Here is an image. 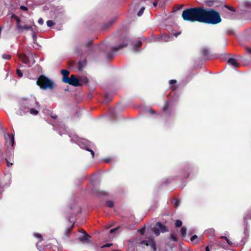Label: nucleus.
<instances>
[{"label":"nucleus","instance_id":"f257e3e1","mask_svg":"<svg viewBox=\"0 0 251 251\" xmlns=\"http://www.w3.org/2000/svg\"><path fill=\"white\" fill-rule=\"evenodd\" d=\"M222 21L219 13L213 9H206L203 23L217 25Z\"/></svg>","mask_w":251,"mask_h":251},{"label":"nucleus","instance_id":"f03ea898","mask_svg":"<svg viewBox=\"0 0 251 251\" xmlns=\"http://www.w3.org/2000/svg\"><path fill=\"white\" fill-rule=\"evenodd\" d=\"M37 104L35 97L31 96L29 98H23L20 101V110L23 113H26L31 107H35Z\"/></svg>","mask_w":251,"mask_h":251},{"label":"nucleus","instance_id":"7ed1b4c3","mask_svg":"<svg viewBox=\"0 0 251 251\" xmlns=\"http://www.w3.org/2000/svg\"><path fill=\"white\" fill-rule=\"evenodd\" d=\"M36 84L42 90H53L55 86L54 82L43 75L39 76Z\"/></svg>","mask_w":251,"mask_h":251},{"label":"nucleus","instance_id":"20e7f679","mask_svg":"<svg viewBox=\"0 0 251 251\" xmlns=\"http://www.w3.org/2000/svg\"><path fill=\"white\" fill-rule=\"evenodd\" d=\"M128 44V41L126 36L124 34L121 35L119 37L118 47H113L111 48V51L106 54V58L108 59H112L114 56V53L119 50L126 47Z\"/></svg>","mask_w":251,"mask_h":251},{"label":"nucleus","instance_id":"39448f33","mask_svg":"<svg viewBox=\"0 0 251 251\" xmlns=\"http://www.w3.org/2000/svg\"><path fill=\"white\" fill-rule=\"evenodd\" d=\"M184 21L191 22H195L194 7L190 8L184 10L181 15Z\"/></svg>","mask_w":251,"mask_h":251},{"label":"nucleus","instance_id":"423d86ee","mask_svg":"<svg viewBox=\"0 0 251 251\" xmlns=\"http://www.w3.org/2000/svg\"><path fill=\"white\" fill-rule=\"evenodd\" d=\"M205 10L202 6L194 7L195 22L203 23Z\"/></svg>","mask_w":251,"mask_h":251},{"label":"nucleus","instance_id":"0eeeda50","mask_svg":"<svg viewBox=\"0 0 251 251\" xmlns=\"http://www.w3.org/2000/svg\"><path fill=\"white\" fill-rule=\"evenodd\" d=\"M168 231L167 227L160 222H157L153 229V231L156 236L159 235L160 232H165Z\"/></svg>","mask_w":251,"mask_h":251},{"label":"nucleus","instance_id":"6e6552de","mask_svg":"<svg viewBox=\"0 0 251 251\" xmlns=\"http://www.w3.org/2000/svg\"><path fill=\"white\" fill-rule=\"evenodd\" d=\"M67 217L69 220V221L70 223H73V224H72L71 226L70 227L67 228L65 229V231L64 233V237H63V238L64 239H67L69 238L70 235L74 227V224H75V221H72L71 220V216H67Z\"/></svg>","mask_w":251,"mask_h":251},{"label":"nucleus","instance_id":"1a4fd4ad","mask_svg":"<svg viewBox=\"0 0 251 251\" xmlns=\"http://www.w3.org/2000/svg\"><path fill=\"white\" fill-rule=\"evenodd\" d=\"M66 83H68L70 85L76 87L81 86V84L80 83L79 79L77 78L75 75H72L66 81Z\"/></svg>","mask_w":251,"mask_h":251},{"label":"nucleus","instance_id":"9d476101","mask_svg":"<svg viewBox=\"0 0 251 251\" xmlns=\"http://www.w3.org/2000/svg\"><path fill=\"white\" fill-rule=\"evenodd\" d=\"M79 231L82 232L84 234L79 237V241L82 243H89L91 237L83 229L79 230Z\"/></svg>","mask_w":251,"mask_h":251},{"label":"nucleus","instance_id":"9b49d317","mask_svg":"<svg viewBox=\"0 0 251 251\" xmlns=\"http://www.w3.org/2000/svg\"><path fill=\"white\" fill-rule=\"evenodd\" d=\"M227 63L234 68H239L240 66V64L237 62L236 59L233 58H229Z\"/></svg>","mask_w":251,"mask_h":251},{"label":"nucleus","instance_id":"f8f14e48","mask_svg":"<svg viewBox=\"0 0 251 251\" xmlns=\"http://www.w3.org/2000/svg\"><path fill=\"white\" fill-rule=\"evenodd\" d=\"M5 142L7 144H9L11 146H13L14 144V136L10 134H8L7 136L5 137Z\"/></svg>","mask_w":251,"mask_h":251},{"label":"nucleus","instance_id":"ddd939ff","mask_svg":"<svg viewBox=\"0 0 251 251\" xmlns=\"http://www.w3.org/2000/svg\"><path fill=\"white\" fill-rule=\"evenodd\" d=\"M61 73L63 75L62 81L65 83L66 81L69 78L68 75L70 74V72L67 70H62L61 71Z\"/></svg>","mask_w":251,"mask_h":251},{"label":"nucleus","instance_id":"4468645a","mask_svg":"<svg viewBox=\"0 0 251 251\" xmlns=\"http://www.w3.org/2000/svg\"><path fill=\"white\" fill-rule=\"evenodd\" d=\"M12 19H15L16 21V27L18 29L19 28H22V25H20L21 20L20 18L17 16L15 14H13L11 16Z\"/></svg>","mask_w":251,"mask_h":251},{"label":"nucleus","instance_id":"2eb2a0df","mask_svg":"<svg viewBox=\"0 0 251 251\" xmlns=\"http://www.w3.org/2000/svg\"><path fill=\"white\" fill-rule=\"evenodd\" d=\"M19 57L23 63L27 64L29 62L28 57L25 54H19Z\"/></svg>","mask_w":251,"mask_h":251},{"label":"nucleus","instance_id":"dca6fc26","mask_svg":"<svg viewBox=\"0 0 251 251\" xmlns=\"http://www.w3.org/2000/svg\"><path fill=\"white\" fill-rule=\"evenodd\" d=\"M149 244H150L149 246H151L152 251H156L157 248L156 247V243L154 240L153 238H150V242H149Z\"/></svg>","mask_w":251,"mask_h":251},{"label":"nucleus","instance_id":"f3484780","mask_svg":"<svg viewBox=\"0 0 251 251\" xmlns=\"http://www.w3.org/2000/svg\"><path fill=\"white\" fill-rule=\"evenodd\" d=\"M171 102L170 101H166L163 107V111L166 112L171 106Z\"/></svg>","mask_w":251,"mask_h":251},{"label":"nucleus","instance_id":"a211bd4d","mask_svg":"<svg viewBox=\"0 0 251 251\" xmlns=\"http://www.w3.org/2000/svg\"><path fill=\"white\" fill-rule=\"evenodd\" d=\"M142 42L141 41H138L136 43H134L133 44V50L137 52L138 50H136L137 48L141 47Z\"/></svg>","mask_w":251,"mask_h":251},{"label":"nucleus","instance_id":"6ab92c4d","mask_svg":"<svg viewBox=\"0 0 251 251\" xmlns=\"http://www.w3.org/2000/svg\"><path fill=\"white\" fill-rule=\"evenodd\" d=\"M86 61L85 59L82 61H80L78 64V69L79 71H81L84 66L86 65Z\"/></svg>","mask_w":251,"mask_h":251},{"label":"nucleus","instance_id":"aec40b11","mask_svg":"<svg viewBox=\"0 0 251 251\" xmlns=\"http://www.w3.org/2000/svg\"><path fill=\"white\" fill-rule=\"evenodd\" d=\"M20 31H22L23 30H30L31 31H33L32 26L28 25H25L24 26H22V28H19L18 29Z\"/></svg>","mask_w":251,"mask_h":251},{"label":"nucleus","instance_id":"412c9836","mask_svg":"<svg viewBox=\"0 0 251 251\" xmlns=\"http://www.w3.org/2000/svg\"><path fill=\"white\" fill-rule=\"evenodd\" d=\"M114 20H112L110 22H107V23H105L102 27V29H107L109 26H110L114 22Z\"/></svg>","mask_w":251,"mask_h":251},{"label":"nucleus","instance_id":"4be33fe9","mask_svg":"<svg viewBox=\"0 0 251 251\" xmlns=\"http://www.w3.org/2000/svg\"><path fill=\"white\" fill-rule=\"evenodd\" d=\"M214 0H206L205 1V4L206 6L209 7H213L214 5Z\"/></svg>","mask_w":251,"mask_h":251},{"label":"nucleus","instance_id":"5701e85b","mask_svg":"<svg viewBox=\"0 0 251 251\" xmlns=\"http://www.w3.org/2000/svg\"><path fill=\"white\" fill-rule=\"evenodd\" d=\"M244 234L246 238H248L249 236V226L248 223H246V227L244 228Z\"/></svg>","mask_w":251,"mask_h":251},{"label":"nucleus","instance_id":"b1692460","mask_svg":"<svg viewBox=\"0 0 251 251\" xmlns=\"http://www.w3.org/2000/svg\"><path fill=\"white\" fill-rule=\"evenodd\" d=\"M34 107H31L29 111L31 114L37 115L38 114V111L33 108Z\"/></svg>","mask_w":251,"mask_h":251},{"label":"nucleus","instance_id":"393cba45","mask_svg":"<svg viewBox=\"0 0 251 251\" xmlns=\"http://www.w3.org/2000/svg\"><path fill=\"white\" fill-rule=\"evenodd\" d=\"M202 54L204 57H207L209 54V50L206 49H203L201 50Z\"/></svg>","mask_w":251,"mask_h":251},{"label":"nucleus","instance_id":"a878e982","mask_svg":"<svg viewBox=\"0 0 251 251\" xmlns=\"http://www.w3.org/2000/svg\"><path fill=\"white\" fill-rule=\"evenodd\" d=\"M180 233L182 236H185L186 234L187 229L185 227H182L180 229Z\"/></svg>","mask_w":251,"mask_h":251},{"label":"nucleus","instance_id":"bb28decb","mask_svg":"<svg viewBox=\"0 0 251 251\" xmlns=\"http://www.w3.org/2000/svg\"><path fill=\"white\" fill-rule=\"evenodd\" d=\"M214 5H213V7L217 8L220 7L222 5V3L221 1L218 0H214Z\"/></svg>","mask_w":251,"mask_h":251},{"label":"nucleus","instance_id":"cd10ccee","mask_svg":"<svg viewBox=\"0 0 251 251\" xmlns=\"http://www.w3.org/2000/svg\"><path fill=\"white\" fill-rule=\"evenodd\" d=\"M106 205L108 207L112 208L114 206V202L111 201H107L106 202Z\"/></svg>","mask_w":251,"mask_h":251},{"label":"nucleus","instance_id":"c85d7f7f","mask_svg":"<svg viewBox=\"0 0 251 251\" xmlns=\"http://www.w3.org/2000/svg\"><path fill=\"white\" fill-rule=\"evenodd\" d=\"M149 242H150V238H149L148 240H143L142 241L140 244L141 245H144L146 246H148L150 245Z\"/></svg>","mask_w":251,"mask_h":251},{"label":"nucleus","instance_id":"c756f323","mask_svg":"<svg viewBox=\"0 0 251 251\" xmlns=\"http://www.w3.org/2000/svg\"><path fill=\"white\" fill-rule=\"evenodd\" d=\"M175 225L176 227H179L182 226V222L180 220H177L176 222Z\"/></svg>","mask_w":251,"mask_h":251},{"label":"nucleus","instance_id":"7c9ffc66","mask_svg":"<svg viewBox=\"0 0 251 251\" xmlns=\"http://www.w3.org/2000/svg\"><path fill=\"white\" fill-rule=\"evenodd\" d=\"M2 58L6 60H9L11 58V55L8 54H3L2 55Z\"/></svg>","mask_w":251,"mask_h":251},{"label":"nucleus","instance_id":"2f4dec72","mask_svg":"<svg viewBox=\"0 0 251 251\" xmlns=\"http://www.w3.org/2000/svg\"><path fill=\"white\" fill-rule=\"evenodd\" d=\"M145 9V8L144 7H141V9H140V10L139 11V12L137 13V15L138 16H141L144 13Z\"/></svg>","mask_w":251,"mask_h":251},{"label":"nucleus","instance_id":"473e14b6","mask_svg":"<svg viewBox=\"0 0 251 251\" xmlns=\"http://www.w3.org/2000/svg\"><path fill=\"white\" fill-rule=\"evenodd\" d=\"M34 235L35 237L39 239L40 241H42L43 240L41 234L36 233H35Z\"/></svg>","mask_w":251,"mask_h":251},{"label":"nucleus","instance_id":"72a5a7b5","mask_svg":"<svg viewBox=\"0 0 251 251\" xmlns=\"http://www.w3.org/2000/svg\"><path fill=\"white\" fill-rule=\"evenodd\" d=\"M170 239L175 242H177L178 241L177 237L173 234H171L170 235Z\"/></svg>","mask_w":251,"mask_h":251},{"label":"nucleus","instance_id":"f704fd0d","mask_svg":"<svg viewBox=\"0 0 251 251\" xmlns=\"http://www.w3.org/2000/svg\"><path fill=\"white\" fill-rule=\"evenodd\" d=\"M47 25L49 27H51L54 25V23L51 20H48L47 22Z\"/></svg>","mask_w":251,"mask_h":251},{"label":"nucleus","instance_id":"c9c22d12","mask_svg":"<svg viewBox=\"0 0 251 251\" xmlns=\"http://www.w3.org/2000/svg\"><path fill=\"white\" fill-rule=\"evenodd\" d=\"M16 73H17V75L19 77H22L23 73H22V71L20 69H17V71H16Z\"/></svg>","mask_w":251,"mask_h":251},{"label":"nucleus","instance_id":"e433bc0d","mask_svg":"<svg viewBox=\"0 0 251 251\" xmlns=\"http://www.w3.org/2000/svg\"><path fill=\"white\" fill-rule=\"evenodd\" d=\"M139 232L141 234V235H144L145 233V227H143L142 228H141L140 229H139Z\"/></svg>","mask_w":251,"mask_h":251},{"label":"nucleus","instance_id":"4c0bfd02","mask_svg":"<svg viewBox=\"0 0 251 251\" xmlns=\"http://www.w3.org/2000/svg\"><path fill=\"white\" fill-rule=\"evenodd\" d=\"M176 81L175 79H171L169 81V84L170 85H173L174 84H176Z\"/></svg>","mask_w":251,"mask_h":251},{"label":"nucleus","instance_id":"58836bf2","mask_svg":"<svg viewBox=\"0 0 251 251\" xmlns=\"http://www.w3.org/2000/svg\"><path fill=\"white\" fill-rule=\"evenodd\" d=\"M225 7L228 9L229 10L232 11H235V9L232 7V6H228L227 5H225Z\"/></svg>","mask_w":251,"mask_h":251},{"label":"nucleus","instance_id":"ea45409f","mask_svg":"<svg viewBox=\"0 0 251 251\" xmlns=\"http://www.w3.org/2000/svg\"><path fill=\"white\" fill-rule=\"evenodd\" d=\"M20 9L24 10V11H27L28 10L27 7L24 5H21L20 6Z\"/></svg>","mask_w":251,"mask_h":251},{"label":"nucleus","instance_id":"a19ab883","mask_svg":"<svg viewBox=\"0 0 251 251\" xmlns=\"http://www.w3.org/2000/svg\"><path fill=\"white\" fill-rule=\"evenodd\" d=\"M5 160L6 161L7 166L8 167H11L13 163H10V162H9L6 158L5 159Z\"/></svg>","mask_w":251,"mask_h":251},{"label":"nucleus","instance_id":"79ce46f5","mask_svg":"<svg viewBox=\"0 0 251 251\" xmlns=\"http://www.w3.org/2000/svg\"><path fill=\"white\" fill-rule=\"evenodd\" d=\"M179 204H180V201H179V200H178V199L176 200V202H175V206H176V207H177V206H178V205H179Z\"/></svg>","mask_w":251,"mask_h":251},{"label":"nucleus","instance_id":"37998d69","mask_svg":"<svg viewBox=\"0 0 251 251\" xmlns=\"http://www.w3.org/2000/svg\"><path fill=\"white\" fill-rule=\"evenodd\" d=\"M183 6H184L183 4H180V5H177V7H176V10H179L182 9L183 7Z\"/></svg>","mask_w":251,"mask_h":251},{"label":"nucleus","instance_id":"c03bdc74","mask_svg":"<svg viewBox=\"0 0 251 251\" xmlns=\"http://www.w3.org/2000/svg\"><path fill=\"white\" fill-rule=\"evenodd\" d=\"M226 240L228 245H232L233 244V243L230 240H229L227 238H226Z\"/></svg>","mask_w":251,"mask_h":251},{"label":"nucleus","instance_id":"a18cd8bd","mask_svg":"<svg viewBox=\"0 0 251 251\" xmlns=\"http://www.w3.org/2000/svg\"><path fill=\"white\" fill-rule=\"evenodd\" d=\"M38 23L40 24V25H43V23H44V21L42 19V18H40L38 21Z\"/></svg>","mask_w":251,"mask_h":251},{"label":"nucleus","instance_id":"49530a36","mask_svg":"<svg viewBox=\"0 0 251 251\" xmlns=\"http://www.w3.org/2000/svg\"><path fill=\"white\" fill-rule=\"evenodd\" d=\"M197 236L196 235H194L191 238V241H194L196 238H197Z\"/></svg>","mask_w":251,"mask_h":251},{"label":"nucleus","instance_id":"de8ad7c7","mask_svg":"<svg viewBox=\"0 0 251 251\" xmlns=\"http://www.w3.org/2000/svg\"><path fill=\"white\" fill-rule=\"evenodd\" d=\"M92 42L91 41H89V42L86 44V46L87 47H90V46H91V45H92Z\"/></svg>","mask_w":251,"mask_h":251},{"label":"nucleus","instance_id":"09e8293b","mask_svg":"<svg viewBox=\"0 0 251 251\" xmlns=\"http://www.w3.org/2000/svg\"><path fill=\"white\" fill-rule=\"evenodd\" d=\"M246 49L248 53L251 54V48L247 47Z\"/></svg>","mask_w":251,"mask_h":251},{"label":"nucleus","instance_id":"8fccbe9b","mask_svg":"<svg viewBox=\"0 0 251 251\" xmlns=\"http://www.w3.org/2000/svg\"><path fill=\"white\" fill-rule=\"evenodd\" d=\"M117 230V228H114L111 229L110 230V233H112L114 232L115 231H116Z\"/></svg>","mask_w":251,"mask_h":251},{"label":"nucleus","instance_id":"3c124183","mask_svg":"<svg viewBox=\"0 0 251 251\" xmlns=\"http://www.w3.org/2000/svg\"><path fill=\"white\" fill-rule=\"evenodd\" d=\"M50 116L53 119H56L57 118V116L56 115H54L53 114H51V115H50Z\"/></svg>","mask_w":251,"mask_h":251},{"label":"nucleus","instance_id":"603ef678","mask_svg":"<svg viewBox=\"0 0 251 251\" xmlns=\"http://www.w3.org/2000/svg\"><path fill=\"white\" fill-rule=\"evenodd\" d=\"M170 88L172 90H176V88H177V87L176 85L172 86L170 87Z\"/></svg>","mask_w":251,"mask_h":251},{"label":"nucleus","instance_id":"864d4df0","mask_svg":"<svg viewBox=\"0 0 251 251\" xmlns=\"http://www.w3.org/2000/svg\"><path fill=\"white\" fill-rule=\"evenodd\" d=\"M90 152H91V154L92 157H94V155H95L94 151L91 150H90Z\"/></svg>","mask_w":251,"mask_h":251},{"label":"nucleus","instance_id":"5fc2aeb1","mask_svg":"<svg viewBox=\"0 0 251 251\" xmlns=\"http://www.w3.org/2000/svg\"><path fill=\"white\" fill-rule=\"evenodd\" d=\"M111 245H112V244H105V245H104V246H103V247H110V246H111Z\"/></svg>","mask_w":251,"mask_h":251},{"label":"nucleus","instance_id":"6e6d98bb","mask_svg":"<svg viewBox=\"0 0 251 251\" xmlns=\"http://www.w3.org/2000/svg\"><path fill=\"white\" fill-rule=\"evenodd\" d=\"M98 193L99 195H105V193L104 192H99Z\"/></svg>","mask_w":251,"mask_h":251},{"label":"nucleus","instance_id":"4d7b16f0","mask_svg":"<svg viewBox=\"0 0 251 251\" xmlns=\"http://www.w3.org/2000/svg\"><path fill=\"white\" fill-rule=\"evenodd\" d=\"M149 112H150L151 114H155V111H153V110H152V109H150V110H149Z\"/></svg>","mask_w":251,"mask_h":251},{"label":"nucleus","instance_id":"13d9d810","mask_svg":"<svg viewBox=\"0 0 251 251\" xmlns=\"http://www.w3.org/2000/svg\"><path fill=\"white\" fill-rule=\"evenodd\" d=\"M157 5V1H154L153 2V5L154 6V7H156Z\"/></svg>","mask_w":251,"mask_h":251},{"label":"nucleus","instance_id":"bf43d9fd","mask_svg":"<svg viewBox=\"0 0 251 251\" xmlns=\"http://www.w3.org/2000/svg\"><path fill=\"white\" fill-rule=\"evenodd\" d=\"M32 37L33 39H36V35L35 34V33L34 32L33 35H32Z\"/></svg>","mask_w":251,"mask_h":251},{"label":"nucleus","instance_id":"052dcab7","mask_svg":"<svg viewBox=\"0 0 251 251\" xmlns=\"http://www.w3.org/2000/svg\"><path fill=\"white\" fill-rule=\"evenodd\" d=\"M205 251H210L208 246L205 248Z\"/></svg>","mask_w":251,"mask_h":251},{"label":"nucleus","instance_id":"680f3d73","mask_svg":"<svg viewBox=\"0 0 251 251\" xmlns=\"http://www.w3.org/2000/svg\"><path fill=\"white\" fill-rule=\"evenodd\" d=\"M179 34H180V32L176 33L175 34V36H177Z\"/></svg>","mask_w":251,"mask_h":251},{"label":"nucleus","instance_id":"e2e57ef3","mask_svg":"<svg viewBox=\"0 0 251 251\" xmlns=\"http://www.w3.org/2000/svg\"><path fill=\"white\" fill-rule=\"evenodd\" d=\"M2 155V152H1V149H0V157H1Z\"/></svg>","mask_w":251,"mask_h":251},{"label":"nucleus","instance_id":"0e129e2a","mask_svg":"<svg viewBox=\"0 0 251 251\" xmlns=\"http://www.w3.org/2000/svg\"><path fill=\"white\" fill-rule=\"evenodd\" d=\"M247 32H248L249 33H251V29L247 30Z\"/></svg>","mask_w":251,"mask_h":251},{"label":"nucleus","instance_id":"69168bd1","mask_svg":"<svg viewBox=\"0 0 251 251\" xmlns=\"http://www.w3.org/2000/svg\"><path fill=\"white\" fill-rule=\"evenodd\" d=\"M86 151H90V150H91V149H88V148H86Z\"/></svg>","mask_w":251,"mask_h":251},{"label":"nucleus","instance_id":"338daca9","mask_svg":"<svg viewBox=\"0 0 251 251\" xmlns=\"http://www.w3.org/2000/svg\"><path fill=\"white\" fill-rule=\"evenodd\" d=\"M86 151H90V150H91V149H88V148H86Z\"/></svg>","mask_w":251,"mask_h":251},{"label":"nucleus","instance_id":"774afa93","mask_svg":"<svg viewBox=\"0 0 251 251\" xmlns=\"http://www.w3.org/2000/svg\"><path fill=\"white\" fill-rule=\"evenodd\" d=\"M226 238H227L226 236H222L221 237V238H224L225 239H226Z\"/></svg>","mask_w":251,"mask_h":251}]
</instances>
